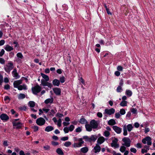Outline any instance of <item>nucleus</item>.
Returning <instances> with one entry per match:
<instances>
[{
	"label": "nucleus",
	"instance_id": "nucleus-1",
	"mask_svg": "<svg viewBox=\"0 0 155 155\" xmlns=\"http://www.w3.org/2000/svg\"><path fill=\"white\" fill-rule=\"evenodd\" d=\"M41 87L38 85H36L31 88L33 93L35 95H37L41 91Z\"/></svg>",
	"mask_w": 155,
	"mask_h": 155
},
{
	"label": "nucleus",
	"instance_id": "nucleus-2",
	"mask_svg": "<svg viewBox=\"0 0 155 155\" xmlns=\"http://www.w3.org/2000/svg\"><path fill=\"white\" fill-rule=\"evenodd\" d=\"M14 66L13 64L11 63H8L5 67V69L6 72L9 73L10 71L13 69Z\"/></svg>",
	"mask_w": 155,
	"mask_h": 155
},
{
	"label": "nucleus",
	"instance_id": "nucleus-3",
	"mask_svg": "<svg viewBox=\"0 0 155 155\" xmlns=\"http://www.w3.org/2000/svg\"><path fill=\"white\" fill-rule=\"evenodd\" d=\"M124 143L123 145L127 147H128L130 145L131 141L130 139L128 137H124L122 139Z\"/></svg>",
	"mask_w": 155,
	"mask_h": 155
},
{
	"label": "nucleus",
	"instance_id": "nucleus-4",
	"mask_svg": "<svg viewBox=\"0 0 155 155\" xmlns=\"http://www.w3.org/2000/svg\"><path fill=\"white\" fill-rule=\"evenodd\" d=\"M45 122V120L42 117L38 118L36 120V124L40 126L44 125Z\"/></svg>",
	"mask_w": 155,
	"mask_h": 155
},
{
	"label": "nucleus",
	"instance_id": "nucleus-5",
	"mask_svg": "<svg viewBox=\"0 0 155 155\" xmlns=\"http://www.w3.org/2000/svg\"><path fill=\"white\" fill-rule=\"evenodd\" d=\"M151 139L150 137H147L142 140V142L144 144L147 143V145H150L152 144Z\"/></svg>",
	"mask_w": 155,
	"mask_h": 155
},
{
	"label": "nucleus",
	"instance_id": "nucleus-6",
	"mask_svg": "<svg viewBox=\"0 0 155 155\" xmlns=\"http://www.w3.org/2000/svg\"><path fill=\"white\" fill-rule=\"evenodd\" d=\"M115 112V110L113 108L110 109H105L104 110V114H107L109 115H111L114 114Z\"/></svg>",
	"mask_w": 155,
	"mask_h": 155
},
{
	"label": "nucleus",
	"instance_id": "nucleus-7",
	"mask_svg": "<svg viewBox=\"0 0 155 155\" xmlns=\"http://www.w3.org/2000/svg\"><path fill=\"white\" fill-rule=\"evenodd\" d=\"M118 140L117 138H115L114 140L112 141L111 143V146L115 148H118L119 147V144L117 143Z\"/></svg>",
	"mask_w": 155,
	"mask_h": 155
},
{
	"label": "nucleus",
	"instance_id": "nucleus-8",
	"mask_svg": "<svg viewBox=\"0 0 155 155\" xmlns=\"http://www.w3.org/2000/svg\"><path fill=\"white\" fill-rule=\"evenodd\" d=\"M90 124L93 129L97 128L98 125L97 121L94 120H92L91 121Z\"/></svg>",
	"mask_w": 155,
	"mask_h": 155
},
{
	"label": "nucleus",
	"instance_id": "nucleus-9",
	"mask_svg": "<svg viewBox=\"0 0 155 155\" xmlns=\"http://www.w3.org/2000/svg\"><path fill=\"white\" fill-rule=\"evenodd\" d=\"M113 129L117 134H120L122 132V129L116 126L113 127Z\"/></svg>",
	"mask_w": 155,
	"mask_h": 155
},
{
	"label": "nucleus",
	"instance_id": "nucleus-10",
	"mask_svg": "<svg viewBox=\"0 0 155 155\" xmlns=\"http://www.w3.org/2000/svg\"><path fill=\"white\" fill-rule=\"evenodd\" d=\"M22 83V81L21 80H17L15 81L13 83L14 87L15 88H17L20 85V84Z\"/></svg>",
	"mask_w": 155,
	"mask_h": 155
},
{
	"label": "nucleus",
	"instance_id": "nucleus-11",
	"mask_svg": "<svg viewBox=\"0 0 155 155\" xmlns=\"http://www.w3.org/2000/svg\"><path fill=\"white\" fill-rule=\"evenodd\" d=\"M43 80H41V84L43 86H48V87H51L52 84L48 82Z\"/></svg>",
	"mask_w": 155,
	"mask_h": 155
},
{
	"label": "nucleus",
	"instance_id": "nucleus-12",
	"mask_svg": "<svg viewBox=\"0 0 155 155\" xmlns=\"http://www.w3.org/2000/svg\"><path fill=\"white\" fill-rule=\"evenodd\" d=\"M12 74L13 76L16 79L19 78L20 76L17 72L16 69H15L12 72Z\"/></svg>",
	"mask_w": 155,
	"mask_h": 155
},
{
	"label": "nucleus",
	"instance_id": "nucleus-13",
	"mask_svg": "<svg viewBox=\"0 0 155 155\" xmlns=\"http://www.w3.org/2000/svg\"><path fill=\"white\" fill-rule=\"evenodd\" d=\"M0 118L2 120L5 121H7L9 119L8 116L5 114H2L0 116Z\"/></svg>",
	"mask_w": 155,
	"mask_h": 155
},
{
	"label": "nucleus",
	"instance_id": "nucleus-14",
	"mask_svg": "<svg viewBox=\"0 0 155 155\" xmlns=\"http://www.w3.org/2000/svg\"><path fill=\"white\" fill-rule=\"evenodd\" d=\"M54 93L58 95H60L61 93V90L60 88H55L53 89Z\"/></svg>",
	"mask_w": 155,
	"mask_h": 155
},
{
	"label": "nucleus",
	"instance_id": "nucleus-15",
	"mask_svg": "<svg viewBox=\"0 0 155 155\" xmlns=\"http://www.w3.org/2000/svg\"><path fill=\"white\" fill-rule=\"evenodd\" d=\"M105 140L104 138L102 136L99 137L97 140V143L99 144H101L103 143Z\"/></svg>",
	"mask_w": 155,
	"mask_h": 155
},
{
	"label": "nucleus",
	"instance_id": "nucleus-16",
	"mask_svg": "<svg viewBox=\"0 0 155 155\" xmlns=\"http://www.w3.org/2000/svg\"><path fill=\"white\" fill-rule=\"evenodd\" d=\"M13 126L16 127L17 129L20 128L21 127L22 124L20 122H13Z\"/></svg>",
	"mask_w": 155,
	"mask_h": 155
},
{
	"label": "nucleus",
	"instance_id": "nucleus-17",
	"mask_svg": "<svg viewBox=\"0 0 155 155\" xmlns=\"http://www.w3.org/2000/svg\"><path fill=\"white\" fill-rule=\"evenodd\" d=\"M18 89L19 90H26L27 89V88L26 84H23L22 85H20L18 87Z\"/></svg>",
	"mask_w": 155,
	"mask_h": 155
},
{
	"label": "nucleus",
	"instance_id": "nucleus-18",
	"mask_svg": "<svg viewBox=\"0 0 155 155\" xmlns=\"http://www.w3.org/2000/svg\"><path fill=\"white\" fill-rule=\"evenodd\" d=\"M4 49L7 51H10L13 49L12 47L11 46L9 45H6L4 47Z\"/></svg>",
	"mask_w": 155,
	"mask_h": 155
},
{
	"label": "nucleus",
	"instance_id": "nucleus-19",
	"mask_svg": "<svg viewBox=\"0 0 155 155\" xmlns=\"http://www.w3.org/2000/svg\"><path fill=\"white\" fill-rule=\"evenodd\" d=\"M52 83L54 86H58L60 84V81L59 80L55 79L53 80Z\"/></svg>",
	"mask_w": 155,
	"mask_h": 155
},
{
	"label": "nucleus",
	"instance_id": "nucleus-20",
	"mask_svg": "<svg viewBox=\"0 0 155 155\" xmlns=\"http://www.w3.org/2000/svg\"><path fill=\"white\" fill-rule=\"evenodd\" d=\"M97 137L96 135H92L90 137V142H94L97 139Z\"/></svg>",
	"mask_w": 155,
	"mask_h": 155
},
{
	"label": "nucleus",
	"instance_id": "nucleus-21",
	"mask_svg": "<svg viewBox=\"0 0 155 155\" xmlns=\"http://www.w3.org/2000/svg\"><path fill=\"white\" fill-rule=\"evenodd\" d=\"M54 127L51 126H48L46 127L45 129V131L46 132H49L54 130Z\"/></svg>",
	"mask_w": 155,
	"mask_h": 155
},
{
	"label": "nucleus",
	"instance_id": "nucleus-22",
	"mask_svg": "<svg viewBox=\"0 0 155 155\" xmlns=\"http://www.w3.org/2000/svg\"><path fill=\"white\" fill-rule=\"evenodd\" d=\"M94 149L95 150V153L99 152L101 150V148L97 144L96 146L94 147Z\"/></svg>",
	"mask_w": 155,
	"mask_h": 155
},
{
	"label": "nucleus",
	"instance_id": "nucleus-23",
	"mask_svg": "<svg viewBox=\"0 0 155 155\" xmlns=\"http://www.w3.org/2000/svg\"><path fill=\"white\" fill-rule=\"evenodd\" d=\"M86 130L88 131H91L92 130L93 128L91 125L88 124H86L85 125Z\"/></svg>",
	"mask_w": 155,
	"mask_h": 155
},
{
	"label": "nucleus",
	"instance_id": "nucleus-24",
	"mask_svg": "<svg viewBox=\"0 0 155 155\" xmlns=\"http://www.w3.org/2000/svg\"><path fill=\"white\" fill-rule=\"evenodd\" d=\"M84 142H79L78 143H74L73 145L74 147H81L82 146V144H83Z\"/></svg>",
	"mask_w": 155,
	"mask_h": 155
},
{
	"label": "nucleus",
	"instance_id": "nucleus-25",
	"mask_svg": "<svg viewBox=\"0 0 155 155\" xmlns=\"http://www.w3.org/2000/svg\"><path fill=\"white\" fill-rule=\"evenodd\" d=\"M79 122L81 124H87L88 122L84 118H81L79 121Z\"/></svg>",
	"mask_w": 155,
	"mask_h": 155
},
{
	"label": "nucleus",
	"instance_id": "nucleus-26",
	"mask_svg": "<svg viewBox=\"0 0 155 155\" xmlns=\"http://www.w3.org/2000/svg\"><path fill=\"white\" fill-rule=\"evenodd\" d=\"M53 101V98H48L45 101V103L46 104H48V103H52Z\"/></svg>",
	"mask_w": 155,
	"mask_h": 155
},
{
	"label": "nucleus",
	"instance_id": "nucleus-27",
	"mask_svg": "<svg viewBox=\"0 0 155 155\" xmlns=\"http://www.w3.org/2000/svg\"><path fill=\"white\" fill-rule=\"evenodd\" d=\"M88 151V149L87 147H83L81 149V151L83 153H86Z\"/></svg>",
	"mask_w": 155,
	"mask_h": 155
},
{
	"label": "nucleus",
	"instance_id": "nucleus-28",
	"mask_svg": "<svg viewBox=\"0 0 155 155\" xmlns=\"http://www.w3.org/2000/svg\"><path fill=\"white\" fill-rule=\"evenodd\" d=\"M108 123L109 125H113L115 124H116L115 120L113 119L110 120L108 121Z\"/></svg>",
	"mask_w": 155,
	"mask_h": 155
},
{
	"label": "nucleus",
	"instance_id": "nucleus-29",
	"mask_svg": "<svg viewBox=\"0 0 155 155\" xmlns=\"http://www.w3.org/2000/svg\"><path fill=\"white\" fill-rule=\"evenodd\" d=\"M41 75L42 77L44 78L46 81H48L49 80V77L48 76L42 73H41Z\"/></svg>",
	"mask_w": 155,
	"mask_h": 155
},
{
	"label": "nucleus",
	"instance_id": "nucleus-30",
	"mask_svg": "<svg viewBox=\"0 0 155 155\" xmlns=\"http://www.w3.org/2000/svg\"><path fill=\"white\" fill-rule=\"evenodd\" d=\"M57 153L60 155H63L64 154V153L62 151V150L60 148H58L56 151Z\"/></svg>",
	"mask_w": 155,
	"mask_h": 155
},
{
	"label": "nucleus",
	"instance_id": "nucleus-31",
	"mask_svg": "<svg viewBox=\"0 0 155 155\" xmlns=\"http://www.w3.org/2000/svg\"><path fill=\"white\" fill-rule=\"evenodd\" d=\"M133 128V126L132 124H129L127 126V129L128 131L130 132L132 130Z\"/></svg>",
	"mask_w": 155,
	"mask_h": 155
},
{
	"label": "nucleus",
	"instance_id": "nucleus-32",
	"mask_svg": "<svg viewBox=\"0 0 155 155\" xmlns=\"http://www.w3.org/2000/svg\"><path fill=\"white\" fill-rule=\"evenodd\" d=\"M125 94L128 96L130 97L132 95V92L130 90H127L126 91Z\"/></svg>",
	"mask_w": 155,
	"mask_h": 155
},
{
	"label": "nucleus",
	"instance_id": "nucleus-33",
	"mask_svg": "<svg viewBox=\"0 0 155 155\" xmlns=\"http://www.w3.org/2000/svg\"><path fill=\"white\" fill-rule=\"evenodd\" d=\"M127 102L126 101H122L120 105L122 107L126 106L127 105Z\"/></svg>",
	"mask_w": 155,
	"mask_h": 155
},
{
	"label": "nucleus",
	"instance_id": "nucleus-34",
	"mask_svg": "<svg viewBox=\"0 0 155 155\" xmlns=\"http://www.w3.org/2000/svg\"><path fill=\"white\" fill-rule=\"evenodd\" d=\"M110 134V133L107 130H105L104 132V135L106 137H108Z\"/></svg>",
	"mask_w": 155,
	"mask_h": 155
},
{
	"label": "nucleus",
	"instance_id": "nucleus-35",
	"mask_svg": "<svg viewBox=\"0 0 155 155\" xmlns=\"http://www.w3.org/2000/svg\"><path fill=\"white\" fill-rule=\"evenodd\" d=\"M25 97V95L24 94L20 93V94L18 96V99H23Z\"/></svg>",
	"mask_w": 155,
	"mask_h": 155
},
{
	"label": "nucleus",
	"instance_id": "nucleus-36",
	"mask_svg": "<svg viewBox=\"0 0 155 155\" xmlns=\"http://www.w3.org/2000/svg\"><path fill=\"white\" fill-rule=\"evenodd\" d=\"M123 135L124 136H126L127 134V127L125 126H124L123 127Z\"/></svg>",
	"mask_w": 155,
	"mask_h": 155
},
{
	"label": "nucleus",
	"instance_id": "nucleus-37",
	"mask_svg": "<svg viewBox=\"0 0 155 155\" xmlns=\"http://www.w3.org/2000/svg\"><path fill=\"white\" fill-rule=\"evenodd\" d=\"M28 104L30 107H34L35 105V103L33 101H30L29 102Z\"/></svg>",
	"mask_w": 155,
	"mask_h": 155
},
{
	"label": "nucleus",
	"instance_id": "nucleus-38",
	"mask_svg": "<svg viewBox=\"0 0 155 155\" xmlns=\"http://www.w3.org/2000/svg\"><path fill=\"white\" fill-rule=\"evenodd\" d=\"M126 149V147L124 145V146H122L120 147V150L121 152L123 153V152H124Z\"/></svg>",
	"mask_w": 155,
	"mask_h": 155
},
{
	"label": "nucleus",
	"instance_id": "nucleus-39",
	"mask_svg": "<svg viewBox=\"0 0 155 155\" xmlns=\"http://www.w3.org/2000/svg\"><path fill=\"white\" fill-rule=\"evenodd\" d=\"M83 139H84L86 141L90 142V137L86 136L83 137Z\"/></svg>",
	"mask_w": 155,
	"mask_h": 155
},
{
	"label": "nucleus",
	"instance_id": "nucleus-40",
	"mask_svg": "<svg viewBox=\"0 0 155 155\" xmlns=\"http://www.w3.org/2000/svg\"><path fill=\"white\" fill-rule=\"evenodd\" d=\"M17 56L18 57L21 59H23L24 58L22 53L21 52L18 53L17 54Z\"/></svg>",
	"mask_w": 155,
	"mask_h": 155
},
{
	"label": "nucleus",
	"instance_id": "nucleus-41",
	"mask_svg": "<svg viewBox=\"0 0 155 155\" xmlns=\"http://www.w3.org/2000/svg\"><path fill=\"white\" fill-rule=\"evenodd\" d=\"M71 143L70 141H67L64 144V145L66 147H68L71 145Z\"/></svg>",
	"mask_w": 155,
	"mask_h": 155
},
{
	"label": "nucleus",
	"instance_id": "nucleus-42",
	"mask_svg": "<svg viewBox=\"0 0 155 155\" xmlns=\"http://www.w3.org/2000/svg\"><path fill=\"white\" fill-rule=\"evenodd\" d=\"M117 91L118 92H120L122 91V89L121 87L120 86H118L117 89Z\"/></svg>",
	"mask_w": 155,
	"mask_h": 155
},
{
	"label": "nucleus",
	"instance_id": "nucleus-43",
	"mask_svg": "<svg viewBox=\"0 0 155 155\" xmlns=\"http://www.w3.org/2000/svg\"><path fill=\"white\" fill-rule=\"evenodd\" d=\"M3 82V76L0 73V85H2Z\"/></svg>",
	"mask_w": 155,
	"mask_h": 155
},
{
	"label": "nucleus",
	"instance_id": "nucleus-44",
	"mask_svg": "<svg viewBox=\"0 0 155 155\" xmlns=\"http://www.w3.org/2000/svg\"><path fill=\"white\" fill-rule=\"evenodd\" d=\"M60 81L61 83H63L65 82V78L64 76H63L61 77L60 78Z\"/></svg>",
	"mask_w": 155,
	"mask_h": 155
},
{
	"label": "nucleus",
	"instance_id": "nucleus-45",
	"mask_svg": "<svg viewBox=\"0 0 155 155\" xmlns=\"http://www.w3.org/2000/svg\"><path fill=\"white\" fill-rule=\"evenodd\" d=\"M43 148L45 150H49L50 149V147L48 145H46L43 147Z\"/></svg>",
	"mask_w": 155,
	"mask_h": 155
},
{
	"label": "nucleus",
	"instance_id": "nucleus-46",
	"mask_svg": "<svg viewBox=\"0 0 155 155\" xmlns=\"http://www.w3.org/2000/svg\"><path fill=\"white\" fill-rule=\"evenodd\" d=\"M5 59L2 58H0V63L4 64H5Z\"/></svg>",
	"mask_w": 155,
	"mask_h": 155
},
{
	"label": "nucleus",
	"instance_id": "nucleus-47",
	"mask_svg": "<svg viewBox=\"0 0 155 155\" xmlns=\"http://www.w3.org/2000/svg\"><path fill=\"white\" fill-rule=\"evenodd\" d=\"M120 112L121 114L124 115L125 114L126 112L124 109H120Z\"/></svg>",
	"mask_w": 155,
	"mask_h": 155
},
{
	"label": "nucleus",
	"instance_id": "nucleus-48",
	"mask_svg": "<svg viewBox=\"0 0 155 155\" xmlns=\"http://www.w3.org/2000/svg\"><path fill=\"white\" fill-rule=\"evenodd\" d=\"M115 117L116 118H120V114L118 112V113H116L115 114Z\"/></svg>",
	"mask_w": 155,
	"mask_h": 155
},
{
	"label": "nucleus",
	"instance_id": "nucleus-49",
	"mask_svg": "<svg viewBox=\"0 0 155 155\" xmlns=\"http://www.w3.org/2000/svg\"><path fill=\"white\" fill-rule=\"evenodd\" d=\"M32 128L33 129L34 131L35 132L37 131L38 130V127L36 126H33Z\"/></svg>",
	"mask_w": 155,
	"mask_h": 155
},
{
	"label": "nucleus",
	"instance_id": "nucleus-50",
	"mask_svg": "<svg viewBox=\"0 0 155 155\" xmlns=\"http://www.w3.org/2000/svg\"><path fill=\"white\" fill-rule=\"evenodd\" d=\"M10 85L8 84H7L5 85L4 87V89L8 90L10 89Z\"/></svg>",
	"mask_w": 155,
	"mask_h": 155
},
{
	"label": "nucleus",
	"instance_id": "nucleus-51",
	"mask_svg": "<svg viewBox=\"0 0 155 155\" xmlns=\"http://www.w3.org/2000/svg\"><path fill=\"white\" fill-rule=\"evenodd\" d=\"M82 130V129L81 127H79L77 128L75 130V131L76 132H81Z\"/></svg>",
	"mask_w": 155,
	"mask_h": 155
},
{
	"label": "nucleus",
	"instance_id": "nucleus-52",
	"mask_svg": "<svg viewBox=\"0 0 155 155\" xmlns=\"http://www.w3.org/2000/svg\"><path fill=\"white\" fill-rule=\"evenodd\" d=\"M68 137H62L61 139V140L65 141L68 140Z\"/></svg>",
	"mask_w": 155,
	"mask_h": 155
},
{
	"label": "nucleus",
	"instance_id": "nucleus-53",
	"mask_svg": "<svg viewBox=\"0 0 155 155\" xmlns=\"http://www.w3.org/2000/svg\"><path fill=\"white\" fill-rule=\"evenodd\" d=\"M74 126L73 125H70V127H69L68 129L70 131H72L74 129Z\"/></svg>",
	"mask_w": 155,
	"mask_h": 155
},
{
	"label": "nucleus",
	"instance_id": "nucleus-54",
	"mask_svg": "<svg viewBox=\"0 0 155 155\" xmlns=\"http://www.w3.org/2000/svg\"><path fill=\"white\" fill-rule=\"evenodd\" d=\"M5 52V50L3 49H2L0 52V57H2L4 54Z\"/></svg>",
	"mask_w": 155,
	"mask_h": 155
},
{
	"label": "nucleus",
	"instance_id": "nucleus-55",
	"mask_svg": "<svg viewBox=\"0 0 155 155\" xmlns=\"http://www.w3.org/2000/svg\"><path fill=\"white\" fill-rule=\"evenodd\" d=\"M130 151L131 152L135 153L137 152L136 149L134 148H132L130 149Z\"/></svg>",
	"mask_w": 155,
	"mask_h": 155
},
{
	"label": "nucleus",
	"instance_id": "nucleus-56",
	"mask_svg": "<svg viewBox=\"0 0 155 155\" xmlns=\"http://www.w3.org/2000/svg\"><path fill=\"white\" fill-rule=\"evenodd\" d=\"M61 119H59L58 121L57 125L58 127H60L61 126Z\"/></svg>",
	"mask_w": 155,
	"mask_h": 155
},
{
	"label": "nucleus",
	"instance_id": "nucleus-57",
	"mask_svg": "<svg viewBox=\"0 0 155 155\" xmlns=\"http://www.w3.org/2000/svg\"><path fill=\"white\" fill-rule=\"evenodd\" d=\"M117 69L118 71H121L123 70V68L122 66H117Z\"/></svg>",
	"mask_w": 155,
	"mask_h": 155
},
{
	"label": "nucleus",
	"instance_id": "nucleus-58",
	"mask_svg": "<svg viewBox=\"0 0 155 155\" xmlns=\"http://www.w3.org/2000/svg\"><path fill=\"white\" fill-rule=\"evenodd\" d=\"M69 130L68 128L65 127L64 129V131L65 133H68L69 131Z\"/></svg>",
	"mask_w": 155,
	"mask_h": 155
},
{
	"label": "nucleus",
	"instance_id": "nucleus-59",
	"mask_svg": "<svg viewBox=\"0 0 155 155\" xmlns=\"http://www.w3.org/2000/svg\"><path fill=\"white\" fill-rule=\"evenodd\" d=\"M114 74L117 76H119L120 74V73L118 71H116L114 73Z\"/></svg>",
	"mask_w": 155,
	"mask_h": 155
},
{
	"label": "nucleus",
	"instance_id": "nucleus-60",
	"mask_svg": "<svg viewBox=\"0 0 155 155\" xmlns=\"http://www.w3.org/2000/svg\"><path fill=\"white\" fill-rule=\"evenodd\" d=\"M124 83V81L122 79H121L120 80V83H119V86H120L121 87L123 85Z\"/></svg>",
	"mask_w": 155,
	"mask_h": 155
},
{
	"label": "nucleus",
	"instance_id": "nucleus-61",
	"mask_svg": "<svg viewBox=\"0 0 155 155\" xmlns=\"http://www.w3.org/2000/svg\"><path fill=\"white\" fill-rule=\"evenodd\" d=\"M53 146H57L58 145V142L52 141L51 142Z\"/></svg>",
	"mask_w": 155,
	"mask_h": 155
},
{
	"label": "nucleus",
	"instance_id": "nucleus-62",
	"mask_svg": "<svg viewBox=\"0 0 155 155\" xmlns=\"http://www.w3.org/2000/svg\"><path fill=\"white\" fill-rule=\"evenodd\" d=\"M137 109L135 108H133L131 109V111L134 114H136L137 113Z\"/></svg>",
	"mask_w": 155,
	"mask_h": 155
},
{
	"label": "nucleus",
	"instance_id": "nucleus-63",
	"mask_svg": "<svg viewBox=\"0 0 155 155\" xmlns=\"http://www.w3.org/2000/svg\"><path fill=\"white\" fill-rule=\"evenodd\" d=\"M9 80L8 78L5 77L4 78V82L5 83H8L9 82Z\"/></svg>",
	"mask_w": 155,
	"mask_h": 155
},
{
	"label": "nucleus",
	"instance_id": "nucleus-64",
	"mask_svg": "<svg viewBox=\"0 0 155 155\" xmlns=\"http://www.w3.org/2000/svg\"><path fill=\"white\" fill-rule=\"evenodd\" d=\"M136 147L138 148H141L142 147V145L140 143H138L136 145Z\"/></svg>",
	"mask_w": 155,
	"mask_h": 155
}]
</instances>
